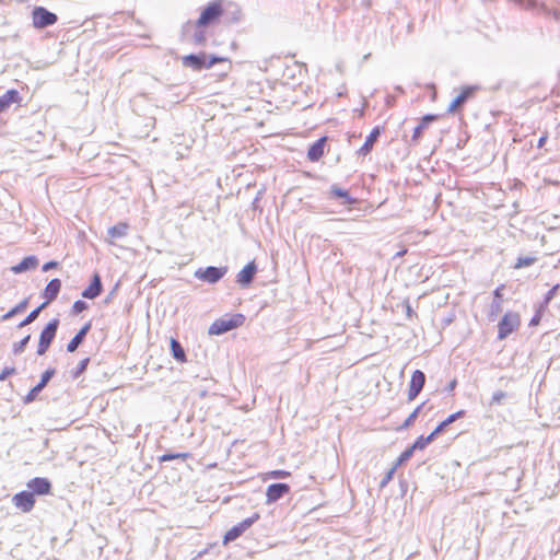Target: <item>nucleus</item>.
<instances>
[{"label":"nucleus","mask_w":560,"mask_h":560,"mask_svg":"<svg viewBox=\"0 0 560 560\" xmlns=\"http://www.w3.org/2000/svg\"><path fill=\"white\" fill-rule=\"evenodd\" d=\"M501 290H502V287H499L494 290L493 294H494V299L501 301L502 300V293H501Z\"/></svg>","instance_id":"nucleus-51"},{"label":"nucleus","mask_w":560,"mask_h":560,"mask_svg":"<svg viewBox=\"0 0 560 560\" xmlns=\"http://www.w3.org/2000/svg\"><path fill=\"white\" fill-rule=\"evenodd\" d=\"M425 402H422L419 405L405 420V422L398 428L399 431L408 429L410 425L413 424L415 420L421 412L422 408L424 407Z\"/></svg>","instance_id":"nucleus-31"},{"label":"nucleus","mask_w":560,"mask_h":560,"mask_svg":"<svg viewBox=\"0 0 560 560\" xmlns=\"http://www.w3.org/2000/svg\"><path fill=\"white\" fill-rule=\"evenodd\" d=\"M33 25L35 28H46L58 21V16L44 7H36L32 12Z\"/></svg>","instance_id":"nucleus-9"},{"label":"nucleus","mask_w":560,"mask_h":560,"mask_svg":"<svg viewBox=\"0 0 560 560\" xmlns=\"http://www.w3.org/2000/svg\"><path fill=\"white\" fill-rule=\"evenodd\" d=\"M260 518L259 513H254L252 516L243 520L237 525L229 529L223 536V545L226 546L230 542L241 537L248 528H250Z\"/></svg>","instance_id":"nucleus-7"},{"label":"nucleus","mask_w":560,"mask_h":560,"mask_svg":"<svg viewBox=\"0 0 560 560\" xmlns=\"http://www.w3.org/2000/svg\"><path fill=\"white\" fill-rule=\"evenodd\" d=\"M58 267V262L55 261V260H50V261H47L44 266H43V271H49L54 268H57Z\"/></svg>","instance_id":"nucleus-45"},{"label":"nucleus","mask_w":560,"mask_h":560,"mask_svg":"<svg viewBox=\"0 0 560 560\" xmlns=\"http://www.w3.org/2000/svg\"><path fill=\"white\" fill-rule=\"evenodd\" d=\"M60 290H61V281L57 278L51 279L47 283L46 288L44 289L43 298L45 299V302H43V304H45L47 306L49 303L55 301L57 299Z\"/></svg>","instance_id":"nucleus-18"},{"label":"nucleus","mask_w":560,"mask_h":560,"mask_svg":"<svg viewBox=\"0 0 560 560\" xmlns=\"http://www.w3.org/2000/svg\"><path fill=\"white\" fill-rule=\"evenodd\" d=\"M92 323L88 322L84 324L81 329L75 334V336L68 342L67 351L72 353L74 352L85 340L86 335L91 330Z\"/></svg>","instance_id":"nucleus-19"},{"label":"nucleus","mask_w":560,"mask_h":560,"mask_svg":"<svg viewBox=\"0 0 560 560\" xmlns=\"http://www.w3.org/2000/svg\"><path fill=\"white\" fill-rule=\"evenodd\" d=\"M102 291L103 284L101 276L95 272L92 277L90 285L82 291L81 295L84 299L94 300L101 295Z\"/></svg>","instance_id":"nucleus-17"},{"label":"nucleus","mask_w":560,"mask_h":560,"mask_svg":"<svg viewBox=\"0 0 560 560\" xmlns=\"http://www.w3.org/2000/svg\"><path fill=\"white\" fill-rule=\"evenodd\" d=\"M129 225L126 222H119L118 224L110 226L107 234L113 238H122L127 235Z\"/></svg>","instance_id":"nucleus-27"},{"label":"nucleus","mask_w":560,"mask_h":560,"mask_svg":"<svg viewBox=\"0 0 560 560\" xmlns=\"http://www.w3.org/2000/svg\"><path fill=\"white\" fill-rule=\"evenodd\" d=\"M406 252H407L406 249H405V250H402V252H399V253L397 254V256H402V255H405V254H406Z\"/></svg>","instance_id":"nucleus-56"},{"label":"nucleus","mask_w":560,"mask_h":560,"mask_svg":"<svg viewBox=\"0 0 560 560\" xmlns=\"http://www.w3.org/2000/svg\"><path fill=\"white\" fill-rule=\"evenodd\" d=\"M22 98L18 90H9L0 96V113L8 110L13 104L20 105Z\"/></svg>","instance_id":"nucleus-20"},{"label":"nucleus","mask_w":560,"mask_h":560,"mask_svg":"<svg viewBox=\"0 0 560 560\" xmlns=\"http://www.w3.org/2000/svg\"><path fill=\"white\" fill-rule=\"evenodd\" d=\"M438 117H439L438 115H433V114L424 115L421 118L420 122L415 127L413 133L411 137V141L418 142L422 136L423 130L427 129L431 122L435 121L438 119Z\"/></svg>","instance_id":"nucleus-24"},{"label":"nucleus","mask_w":560,"mask_h":560,"mask_svg":"<svg viewBox=\"0 0 560 560\" xmlns=\"http://www.w3.org/2000/svg\"><path fill=\"white\" fill-rule=\"evenodd\" d=\"M170 346L173 358L180 363L186 362V352L180 342L175 338H171Z\"/></svg>","instance_id":"nucleus-26"},{"label":"nucleus","mask_w":560,"mask_h":560,"mask_svg":"<svg viewBox=\"0 0 560 560\" xmlns=\"http://www.w3.org/2000/svg\"><path fill=\"white\" fill-rule=\"evenodd\" d=\"M478 86L474 85H467L464 86L460 91V93L453 100V102L450 104L447 108L448 114H456L462 110L464 105L474 97L476 91L478 90Z\"/></svg>","instance_id":"nucleus-10"},{"label":"nucleus","mask_w":560,"mask_h":560,"mask_svg":"<svg viewBox=\"0 0 560 560\" xmlns=\"http://www.w3.org/2000/svg\"><path fill=\"white\" fill-rule=\"evenodd\" d=\"M381 132V127H374L365 139L363 145L357 151V154L366 156L372 151L374 143L378 140Z\"/></svg>","instance_id":"nucleus-21"},{"label":"nucleus","mask_w":560,"mask_h":560,"mask_svg":"<svg viewBox=\"0 0 560 560\" xmlns=\"http://www.w3.org/2000/svg\"><path fill=\"white\" fill-rule=\"evenodd\" d=\"M290 475V472L285 471V470H275L272 471V476L276 477V478H284V477H288Z\"/></svg>","instance_id":"nucleus-48"},{"label":"nucleus","mask_w":560,"mask_h":560,"mask_svg":"<svg viewBox=\"0 0 560 560\" xmlns=\"http://www.w3.org/2000/svg\"><path fill=\"white\" fill-rule=\"evenodd\" d=\"M537 261V257L535 256H520L514 265L515 269H521L524 267H529Z\"/></svg>","instance_id":"nucleus-34"},{"label":"nucleus","mask_w":560,"mask_h":560,"mask_svg":"<svg viewBox=\"0 0 560 560\" xmlns=\"http://www.w3.org/2000/svg\"><path fill=\"white\" fill-rule=\"evenodd\" d=\"M180 40L194 46H206L208 32L203 26H198V21H186L180 28Z\"/></svg>","instance_id":"nucleus-1"},{"label":"nucleus","mask_w":560,"mask_h":560,"mask_svg":"<svg viewBox=\"0 0 560 560\" xmlns=\"http://www.w3.org/2000/svg\"><path fill=\"white\" fill-rule=\"evenodd\" d=\"M226 272H228L226 266H224V267L209 266L207 268L197 269L195 271L194 276H195V278H197L203 282L214 284V283L219 282L226 275Z\"/></svg>","instance_id":"nucleus-8"},{"label":"nucleus","mask_w":560,"mask_h":560,"mask_svg":"<svg viewBox=\"0 0 560 560\" xmlns=\"http://www.w3.org/2000/svg\"><path fill=\"white\" fill-rule=\"evenodd\" d=\"M12 502L16 509L24 513H28L34 509L35 497L31 491H21L13 495Z\"/></svg>","instance_id":"nucleus-13"},{"label":"nucleus","mask_w":560,"mask_h":560,"mask_svg":"<svg viewBox=\"0 0 560 560\" xmlns=\"http://www.w3.org/2000/svg\"><path fill=\"white\" fill-rule=\"evenodd\" d=\"M330 196L332 198H339V199H342L341 201V205H345V206H351V205H354L358 202V200L353 197L350 196V194L348 192V190L346 189H342L340 188L339 186L337 185H332L330 187Z\"/></svg>","instance_id":"nucleus-25"},{"label":"nucleus","mask_w":560,"mask_h":560,"mask_svg":"<svg viewBox=\"0 0 560 560\" xmlns=\"http://www.w3.org/2000/svg\"><path fill=\"white\" fill-rule=\"evenodd\" d=\"M428 441L425 440V438L423 435H420L415 442L412 445H410L411 450L413 452L416 451H422L427 447L428 445Z\"/></svg>","instance_id":"nucleus-39"},{"label":"nucleus","mask_w":560,"mask_h":560,"mask_svg":"<svg viewBox=\"0 0 560 560\" xmlns=\"http://www.w3.org/2000/svg\"><path fill=\"white\" fill-rule=\"evenodd\" d=\"M425 384V374L420 371L416 370L411 374L410 383H409V390H408V400L412 401L417 398V396L421 393L423 389V386Z\"/></svg>","instance_id":"nucleus-12"},{"label":"nucleus","mask_w":560,"mask_h":560,"mask_svg":"<svg viewBox=\"0 0 560 560\" xmlns=\"http://www.w3.org/2000/svg\"><path fill=\"white\" fill-rule=\"evenodd\" d=\"M223 13L222 0H213L209 2L201 10L200 16L197 19L198 26H203L207 30L214 26L220 21Z\"/></svg>","instance_id":"nucleus-3"},{"label":"nucleus","mask_w":560,"mask_h":560,"mask_svg":"<svg viewBox=\"0 0 560 560\" xmlns=\"http://www.w3.org/2000/svg\"><path fill=\"white\" fill-rule=\"evenodd\" d=\"M56 374V370L54 368L47 369L40 376V381L28 392V394L23 398V402L25 405L33 402L38 394L47 386L49 381Z\"/></svg>","instance_id":"nucleus-11"},{"label":"nucleus","mask_w":560,"mask_h":560,"mask_svg":"<svg viewBox=\"0 0 560 560\" xmlns=\"http://www.w3.org/2000/svg\"><path fill=\"white\" fill-rule=\"evenodd\" d=\"M396 466H393L386 474L385 476L383 477V479L381 480L380 482V488H385L389 482L390 480L393 479L394 477V474L396 471Z\"/></svg>","instance_id":"nucleus-41"},{"label":"nucleus","mask_w":560,"mask_h":560,"mask_svg":"<svg viewBox=\"0 0 560 560\" xmlns=\"http://www.w3.org/2000/svg\"><path fill=\"white\" fill-rule=\"evenodd\" d=\"M560 290V284H555L544 296L542 302L540 303L541 308H548L551 300L556 296L558 291Z\"/></svg>","instance_id":"nucleus-35"},{"label":"nucleus","mask_w":560,"mask_h":560,"mask_svg":"<svg viewBox=\"0 0 560 560\" xmlns=\"http://www.w3.org/2000/svg\"><path fill=\"white\" fill-rule=\"evenodd\" d=\"M290 486L288 483L278 482L269 485L266 491L267 503H273L283 498L290 492Z\"/></svg>","instance_id":"nucleus-14"},{"label":"nucleus","mask_w":560,"mask_h":560,"mask_svg":"<svg viewBox=\"0 0 560 560\" xmlns=\"http://www.w3.org/2000/svg\"><path fill=\"white\" fill-rule=\"evenodd\" d=\"M88 307H89V305L86 302H84L82 300H78L72 305V313L78 315V314L82 313L83 311L88 310Z\"/></svg>","instance_id":"nucleus-40"},{"label":"nucleus","mask_w":560,"mask_h":560,"mask_svg":"<svg viewBox=\"0 0 560 560\" xmlns=\"http://www.w3.org/2000/svg\"><path fill=\"white\" fill-rule=\"evenodd\" d=\"M16 373V370L15 368L13 366H5L1 373H0V382H3L5 381L9 376L13 375Z\"/></svg>","instance_id":"nucleus-44"},{"label":"nucleus","mask_w":560,"mask_h":560,"mask_svg":"<svg viewBox=\"0 0 560 560\" xmlns=\"http://www.w3.org/2000/svg\"><path fill=\"white\" fill-rule=\"evenodd\" d=\"M27 305H28V299L22 300L13 308H11L9 312H7L4 315H2L1 320H9L13 316L24 312L26 310Z\"/></svg>","instance_id":"nucleus-28"},{"label":"nucleus","mask_w":560,"mask_h":560,"mask_svg":"<svg viewBox=\"0 0 560 560\" xmlns=\"http://www.w3.org/2000/svg\"><path fill=\"white\" fill-rule=\"evenodd\" d=\"M257 273V265L255 261L248 262L236 276V282L243 287H248Z\"/></svg>","instance_id":"nucleus-16"},{"label":"nucleus","mask_w":560,"mask_h":560,"mask_svg":"<svg viewBox=\"0 0 560 560\" xmlns=\"http://www.w3.org/2000/svg\"><path fill=\"white\" fill-rule=\"evenodd\" d=\"M27 488L33 495H45L51 492V482L47 478L35 477L27 482Z\"/></svg>","instance_id":"nucleus-15"},{"label":"nucleus","mask_w":560,"mask_h":560,"mask_svg":"<svg viewBox=\"0 0 560 560\" xmlns=\"http://www.w3.org/2000/svg\"><path fill=\"white\" fill-rule=\"evenodd\" d=\"M440 433H442V432L439 431L438 428H435L428 436H424V438L428 441V443L430 444L431 442L434 441L435 436L439 435Z\"/></svg>","instance_id":"nucleus-46"},{"label":"nucleus","mask_w":560,"mask_h":560,"mask_svg":"<svg viewBox=\"0 0 560 560\" xmlns=\"http://www.w3.org/2000/svg\"><path fill=\"white\" fill-rule=\"evenodd\" d=\"M245 322L243 314H234L229 318L215 319L209 327L208 332L210 335H223L232 329L242 326Z\"/></svg>","instance_id":"nucleus-4"},{"label":"nucleus","mask_w":560,"mask_h":560,"mask_svg":"<svg viewBox=\"0 0 560 560\" xmlns=\"http://www.w3.org/2000/svg\"><path fill=\"white\" fill-rule=\"evenodd\" d=\"M440 433H442V432L439 431L438 428H435L428 436H424V438L428 441V443L430 444L431 442L434 441L435 436L439 435Z\"/></svg>","instance_id":"nucleus-47"},{"label":"nucleus","mask_w":560,"mask_h":560,"mask_svg":"<svg viewBox=\"0 0 560 560\" xmlns=\"http://www.w3.org/2000/svg\"><path fill=\"white\" fill-rule=\"evenodd\" d=\"M207 552H208V549H205V550L200 551V552H199V557H201V556L206 555Z\"/></svg>","instance_id":"nucleus-55"},{"label":"nucleus","mask_w":560,"mask_h":560,"mask_svg":"<svg viewBox=\"0 0 560 560\" xmlns=\"http://www.w3.org/2000/svg\"><path fill=\"white\" fill-rule=\"evenodd\" d=\"M188 457H189L188 453H165V454H163L162 456L159 457V460L161 463L162 462L173 460V459H183V460H185Z\"/></svg>","instance_id":"nucleus-37"},{"label":"nucleus","mask_w":560,"mask_h":560,"mask_svg":"<svg viewBox=\"0 0 560 560\" xmlns=\"http://www.w3.org/2000/svg\"><path fill=\"white\" fill-rule=\"evenodd\" d=\"M59 324V319L54 318L40 331L37 347L38 355H44L48 351L50 345L56 338Z\"/></svg>","instance_id":"nucleus-5"},{"label":"nucleus","mask_w":560,"mask_h":560,"mask_svg":"<svg viewBox=\"0 0 560 560\" xmlns=\"http://www.w3.org/2000/svg\"><path fill=\"white\" fill-rule=\"evenodd\" d=\"M90 364V358H85L79 362L77 368L71 371V376L73 380L79 378L88 369Z\"/></svg>","instance_id":"nucleus-33"},{"label":"nucleus","mask_w":560,"mask_h":560,"mask_svg":"<svg viewBox=\"0 0 560 560\" xmlns=\"http://www.w3.org/2000/svg\"><path fill=\"white\" fill-rule=\"evenodd\" d=\"M406 315L409 319H411L413 316H417L408 302L406 303Z\"/></svg>","instance_id":"nucleus-49"},{"label":"nucleus","mask_w":560,"mask_h":560,"mask_svg":"<svg viewBox=\"0 0 560 560\" xmlns=\"http://www.w3.org/2000/svg\"><path fill=\"white\" fill-rule=\"evenodd\" d=\"M30 340H31V335H27L23 339H21L20 341L14 342L12 345V353L14 355H20L21 353H23L25 348H26V346L28 345Z\"/></svg>","instance_id":"nucleus-32"},{"label":"nucleus","mask_w":560,"mask_h":560,"mask_svg":"<svg viewBox=\"0 0 560 560\" xmlns=\"http://www.w3.org/2000/svg\"><path fill=\"white\" fill-rule=\"evenodd\" d=\"M226 58L219 57L215 55H207L206 52L189 54L182 57V65L185 68H190L194 71H200L203 69H210L215 63L226 61Z\"/></svg>","instance_id":"nucleus-2"},{"label":"nucleus","mask_w":560,"mask_h":560,"mask_svg":"<svg viewBox=\"0 0 560 560\" xmlns=\"http://www.w3.org/2000/svg\"><path fill=\"white\" fill-rule=\"evenodd\" d=\"M114 293H115V290H113V291H112V292L106 296V299H105V303H108V302L112 300V298H113Z\"/></svg>","instance_id":"nucleus-54"},{"label":"nucleus","mask_w":560,"mask_h":560,"mask_svg":"<svg viewBox=\"0 0 560 560\" xmlns=\"http://www.w3.org/2000/svg\"><path fill=\"white\" fill-rule=\"evenodd\" d=\"M547 135H542L539 139H538V142H537V148H542L547 141Z\"/></svg>","instance_id":"nucleus-50"},{"label":"nucleus","mask_w":560,"mask_h":560,"mask_svg":"<svg viewBox=\"0 0 560 560\" xmlns=\"http://www.w3.org/2000/svg\"><path fill=\"white\" fill-rule=\"evenodd\" d=\"M46 307L45 304H40L39 306H37L35 310H33L19 325H18V328H23L30 324H32L33 322H35L37 319V317L39 316L40 312Z\"/></svg>","instance_id":"nucleus-29"},{"label":"nucleus","mask_w":560,"mask_h":560,"mask_svg":"<svg viewBox=\"0 0 560 560\" xmlns=\"http://www.w3.org/2000/svg\"><path fill=\"white\" fill-rule=\"evenodd\" d=\"M413 451L411 450V447L409 446L408 448H406L401 454L400 456L397 458L396 463L394 464V466H396V468H398L400 465L405 464L407 460H409L412 455H413Z\"/></svg>","instance_id":"nucleus-38"},{"label":"nucleus","mask_w":560,"mask_h":560,"mask_svg":"<svg viewBox=\"0 0 560 560\" xmlns=\"http://www.w3.org/2000/svg\"><path fill=\"white\" fill-rule=\"evenodd\" d=\"M521 325V316L515 312H508L498 324V339L504 340Z\"/></svg>","instance_id":"nucleus-6"},{"label":"nucleus","mask_w":560,"mask_h":560,"mask_svg":"<svg viewBox=\"0 0 560 560\" xmlns=\"http://www.w3.org/2000/svg\"><path fill=\"white\" fill-rule=\"evenodd\" d=\"M545 311H547V308H541V305L539 304V306L536 310L535 315L532 317V319L529 322V326L538 325Z\"/></svg>","instance_id":"nucleus-42"},{"label":"nucleus","mask_w":560,"mask_h":560,"mask_svg":"<svg viewBox=\"0 0 560 560\" xmlns=\"http://www.w3.org/2000/svg\"><path fill=\"white\" fill-rule=\"evenodd\" d=\"M501 311H502L501 301L493 299V301L490 304L488 318L490 320H494Z\"/></svg>","instance_id":"nucleus-36"},{"label":"nucleus","mask_w":560,"mask_h":560,"mask_svg":"<svg viewBox=\"0 0 560 560\" xmlns=\"http://www.w3.org/2000/svg\"><path fill=\"white\" fill-rule=\"evenodd\" d=\"M327 141V137H320L314 143H312L307 151V159L312 162H317L324 155V149Z\"/></svg>","instance_id":"nucleus-22"},{"label":"nucleus","mask_w":560,"mask_h":560,"mask_svg":"<svg viewBox=\"0 0 560 560\" xmlns=\"http://www.w3.org/2000/svg\"><path fill=\"white\" fill-rule=\"evenodd\" d=\"M38 258L34 255L24 257L18 265L11 267V271L15 275L22 273L38 266Z\"/></svg>","instance_id":"nucleus-23"},{"label":"nucleus","mask_w":560,"mask_h":560,"mask_svg":"<svg viewBox=\"0 0 560 560\" xmlns=\"http://www.w3.org/2000/svg\"><path fill=\"white\" fill-rule=\"evenodd\" d=\"M457 382L456 380H453L448 385H447V389L448 390H453L456 386Z\"/></svg>","instance_id":"nucleus-53"},{"label":"nucleus","mask_w":560,"mask_h":560,"mask_svg":"<svg viewBox=\"0 0 560 560\" xmlns=\"http://www.w3.org/2000/svg\"><path fill=\"white\" fill-rule=\"evenodd\" d=\"M508 394L503 390H498L492 395L490 400V405H500L504 398H506Z\"/></svg>","instance_id":"nucleus-43"},{"label":"nucleus","mask_w":560,"mask_h":560,"mask_svg":"<svg viewBox=\"0 0 560 560\" xmlns=\"http://www.w3.org/2000/svg\"><path fill=\"white\" fill-rule=\"evenodd\" d=\"M465 416V410H459L455 413L450 415L445 420H443L441 423L438 424V429L441 432H444L445 429L455 422L457 419L463 418Z\"/></svg>","instance_id":"nucleus-30"},{"label":"nucleus","mask_w":560,"mask_h":560,"mask_svg":"<svg viewBox=\"0 0 560 560\" xmlns=\"http://www.w3.org/2000/svg\"><path fill=\"white\" fill-rule=\"evenodd\" d=\"M241 15H242L241 11H240V10H237V11L234 13V15H233L232 21H233V22H237V21L240 20Z\"/></svg>","instance_id":"nucleus-52"}]
</instances>
